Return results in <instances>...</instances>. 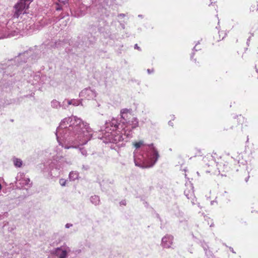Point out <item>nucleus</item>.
<instances>
[{
    "label": "nucleus",
    "instance_id": "nucleus-1",
    "mask_svg": "<svg viewBox=\"0 0 258 258\" xmlns=\"http://www.w3.org/2000/svg\"><path fill=\"white\" fill-rule=\"evenodd\" d=\"M93 133L88 123L72 115L61 121L55 135L59 145L62 147L66 149H79L81 154L86 157L87 151L83 146L91 140Z\"/></svg>",
    "mask_w": 258,
    "mask_h": 258
},
{
    "label": "nucleus",
    "instance_id": "nucleus-2",
    "mask_svg": "<svg viewBox=\"0 0 258 258\" xmlns=\"http://www.w3.org/2000/svg\"><path fill=\"white\" fill-rule=\"evenodd\" d=\"M131 114L129 110L123 109L120 111L121 124H118L116 119L112 118L106 121L101 128L102 136L101 139L105 143L117 145L121 142H127L133 137V130L139 126V120L133 117L131 120H127Z\"/></svg>",
    "mask_w": 258,
    "mask_h": 258
},
{
    "label": "nucleus",
    "instance_id": "nucleus-3",
    "mask_svg": "<svg viewBox=\"0 0 258 258\" xmlns=\"http://www.w3.org/2000/svg\"><path fill=\"white\" fill-rule=\"evenodd\" d=\"M134 162L137 166L149 168L153 166L159 158L157 149L153 144L146 145L142 140L133 143Z\"/></svg>",
    "mask_w": 258,
    "mask_h": 258
},
{
    "label": "nucleus",
    "instance_id": "nucleus-4",
    "mask_svg": "<svg viewBox=\"0 0 258 258\" xmlns=\"http://www.w3.org/2000/svg\"><path fill=\"white\" fill-rule=\"evenodd\" d=\"M49 82V78L46 76L37 72L30 76L28 82L40 89L43 85Z\"/></svg>",
    "mask_w": 258,
    "mask_h": 258
},
{
    "label": "nucleus",
    "instance_id": "nucleus-5",
    "mask_svg": "<svg viewBox=\"0 0 258 258\" xmlns=\"http://www.w3.org/2000/svg\"><path fill=\"white\" fill-rule=\"evenodd\" d=\"M31 0H20L14 7L13 17L18 18L26 13L31 3Z\"/></svg>",
    "mask_w": 258,
    "mask_h": 258
},
{
    "label": "nucleus",
    "instance_id": "nucleus-6",
    "mask_svg": "<svg viewBox=\"0 0 258 258\" xmlns=\"http://www.w3.org/2000/svg\"><path fill=\"white\" fill-rule=\"evenodd\" d=\"M97 93L94 89L88 87L82 90L79 93L80 97L83 99L93 100L96 98Z\"/></svg>",
    "mask_w": 258,
    "mask_h": 258
},
{
    "label": "nucleus",
    "instance_id": "nucleus-7",
    "mask_svg": "<svg viewBox=\"0 0 258 258\" xmlns=\"http://www.w3.org/2000/svg\"><path fill=\"white\" fill-rule=\"evenodd\" d=\"M16 183L17 185H20V187H23L25 186L31 187L32 183L30 179L25 177L24 173L19 172L16 177Z\"/></svg>",
    "mask_w": 258,
    "mask_h": 258
},
{
    "label": "nucleus",
    "instance_id": "nucleus-8",
    "mask_svg": "<svg viewBox=\"0 0 258 258\" xmlns=\"http://www.w3.org/2000/svg\"><path fill=\"white\" fill-rule=\"evenodd\" d=\"M50 253L57 258H66L68 251L64 247H57L50 251Z\"/></svg>",
    "mask_w": 258,
    "mask_h": 258
},
{
    "label": "nucleus",
    "instance_id": "nucleus-9",
    "mask_svg": "<svg viewBox=\"0 0 258 258\" xmlns=\"http://www.w3.org/2000/svg\"><path fill=\"white\" fill-rule=\"evenodd\" d=\"M173 237L172 235H166L164 236L161 241V246L165 248L171 247L173 244Z\"/></svg>",
    "mask_w": 258,
    "mask_h": 258
},
{
    "label": "nucleus",
    "instance_id": "nucleus-10",
    "mask_svg": "<svg viewBox=\"0 0 258 258\" xmlns=\"http://www.w3.org/2000/svg\"><path fill=\"white\" fill-rule=\"evenodd\" d=\"M184 195L188 200H190L192 204H195L196 198L195 196L193 186L191 184L189 185L188 188H187L184 190Z\"/></svg>",
    "mask_w": 258,
    "mask_h": 258
},
{
    "label": "nucleus",
    "instance_id": "nucleus-11",
    "mask_svg": "<svg viewBox=\"0 0 258 258\" xmlns=\"http://www.w3.org/2000/svg\"><path fill=\"white\" fill-rule=\"evenodd\" d=\"M64 44V41L58 40L57 41H51L47 45L49 48H59Z\"/></svg>",
    "mask_w": 258,
    "mask_h": 258
},
{
    "label": "nucleus",
    "instance_id": "nucleus-12",
    "mask_svg": "<svg viewBox=\"0 0 258 258\" xmlns=\"http://www.w3.org/2000/svg\"><path fill=\"white\" fill-rule=\"evenodd\" d=\"M82 100H83V99H82V98L80 99H73L71 100H67L68 105H73V106H77L80 105H83Z\"/></svg>",
    "mask_w": 258,
    "mask_h": 258
},
{
    "label": "nucleus",
    "instance_id": "nucleus-13",
    "mask_svg": "<svg viewBox=\"0 0 258 258\" xmlns=\"http://www.w3.org/2000/svg\"><path fill=\"white\" fill-rule=\"evenodd\" d=\"M90 201L93 204L98 205L100 203V198L98 196L94 195L91 197Z\"/></svg>",
    "mask_w": 258,
    "mask_h": 258
},
{
    "label": "nucleus",
    "instance_id": "nucleus-14",
    "mask_svg": "<svg viewBox=\"0 0 258 258\" xmlns=\"http://www.w3.org/2000/svg\"><path fill=\"white\" fill-rule=\"evenodd\" d=\"M79 177V173L76 171H71L69 174V178L71 180H75Z\"/></svg>",
    "mask_w": 258,
    "mask_h": 258
},
{
    "label": "nucleus",
    "instance_id": "nucleus-15",
    "mask_svg": "<svg viewBox=\"0 0 258 258\" xmlns=\"http://www.w3.org/2000/svg\"><path fill=\"white\" fill-rule=\"evenodd\" d=\"M51 106L53 108L58 109L61 107V104L58 101L53 99L51 102Z\"/></svg>",
    "mask_w": 258,
    "mask_h": 258
},
{
    "label": "nucleus",
    "instance_id": "nucleus-16",
    "mask_svg": "<svg viewBox=\"0 0 258 258\" xmlns=\"http://www.w3.org/2000/svg\"><path fill=\"white\" fill-rule=\"evenodd\" d=\"M13 162L15 166L17 167H20L22 165V161L20 159L14 158Z\"/></svg>",
    "mask_w": 258,
    "mask_h": 258
},
{
    "label": "nucleus",
    "instance_id": "nucleus-17",
    "mask_svg": "<svg viewBox=\"0 0 258 258\" xmlns=\"http://www.w3.org/2000/svg\"><path fill=\"white\" fill-rule=\"evenodd\" d=\"M219 38L218 39V40H222L224 39V37H225L226 34L224 31H219Z\"/></svg>",
    "mask_w": 258,
    "mask_h": 258
},
{
    "label": "nucleus",
    "instance_id": "nucleus-18",
    "mask_svg": "<svg viewBox=\"0 0 258 258\" xmlns=\"http://www.w3.org/2000/svg\"><path fill=\"white\" fill-rule=\"evenodd\" d=\"M67 99L64 100L63 102H62V105H61V107L64 109H66L69 105H68V103H67Z\"/></svg>",
    "mask_w": 258,
    "mask_h": 258
},
{
    "label": "nucleus",
    "instance_id": "nucleus-19",
    "mask_svg": "<svg viewBox=\"0 0 258 258\" xmlns=\"http://www.w3.org/2000/svg\"><path fill=\"white\" fill-rule=\"evenodd\" d=\"M204 250L205 251V253L207 256H212V252L210 250H209L206 247H204Z\"/></svg>",
    "mask_w": 258,
    "mask_h": 258
},
{
    "label": "nucleus",
    "instance_id": "nucleus-20",
    "mask_svg": "<svg viewBox=\"0 0 258 258\" xmlns=\"http://www.w3.org/2000/svg\"><path fill=\"white\" fill-rule=\"evenodd\" d=\"M59 183L62 186H65L66 183V180L64 179L61 178L59 180Z\"/></svg>",
    "mask_w": 258,
    "mask_h": 258
},
{
    "label": "nucleus",
    "instance_id": "nucleus-21",
    "mask_svg": "<svg viewBox=\"0 0 258 258\" xmlns=\"http://www.w3.org/2000/svg\"><path fill=\"white\" fill-rule=\"evenodd\" d=\"M89 169V166L88 165H83L82 169L84 170H88Z\"/></svg>",
    "mask_w": 258,
    "mask_h": 258
},
{
    "label": "nucleus",
    "instance_id": "nucleus-22",
    "mask_svg": "<svg viewBox=\"0 0 258 258\" xmlns=\"http://www.w3.org/2000/svg\"><path fill=\"white\" fill-rule=\"evenodd\" d=\"M56 7L55 8V9L56 11H60L62 9L61 7L58 4H56Z\"/></svg>",
    "mask_w": 258,
    "mask_h": 258
},
{
    "label": "nucleus",
    "instance_id": "nucleus-23",
    "mask_svg": "<svg viewBox=\"0 0 258 258\" xmlns=\"http://www.w3.org/2000/svg\"><path fill=\"white\" fill-rule=\"evenodd\" d=\"M154 69H148L147 70V72H148V73L149 74H152V73H154Z\"/></svg>",
    "mask_w": 258,
    "mask_h": 258
},
{
    "label": "nucleus",
    "instance_id": "nucleus-24",
    "mask_svg": "<svg viewBox=\"0 0 258 258\" xmlns=\"http://www.w3.org/2000/svg\"><path fill=\"white\" fill-rule=\"evenodd\" d=\"M134 48H135V49H137L139 50V51L141 50V48L137 44H136L135 45Z\"/></svg>",
    "mask_w": 258,
    "mask_h": 258
},
{
    "label": "nucleus",
    "instance_id": "nucleus-25",
    "mask_svg": "<svg viewBox=\"0 0 258 258\" xmlns=\"http://www.w3.org/2000/svg\"><path fill=\"white\" fill-rule=\"evenodd\" d=\"M73 226V225L72 224H70V223H67V224H66L65 225V227L66 228H70L71 227H72Z\"/></svg>",
    "mask_w": 258,
    "mask_h": 258
},
{
    "label": "nucleus",
    "instance_id": "nucleus-26",
    "mask_svg": "<svg viewBox=\"0 0 258 258\" xmlns=\"http://www.w3.org/2000/svg\"><path fill=\"white\" fill-rule=\"evenodd\" d=\"M59 3H61L62 4H65L67 2V0H57Z\"/></svg>",
    "mask_w": 258,
    "mask_h": 258
},
{
    "label": "nucleus",
    "instance_id": "nucleus-27",
    "mask_svg": "<svg viewBox=\"0 0 258 258\" xmlns=\"http://www.w3.org/2000/svg\"><path fill=\"white\" fill-rule=\"evenodd\" d=\"M168 124H169V125L172 126L173 125V122H172L171 121H169L168 122Z\"/></svg>",
    "mask_w": 258,
    "mask_h": 258
},
{
    "label": "nucleus",
    "instance_id": "nucleus-28",
    "mask_svg": "<svg viewBox=\"0 0 258 258\" xmlns=\"http://www.w3.org/2000/svg\"><path fill=\"white\" fill-rule=\"evenodd\" d=\"M239 120H242L243 121H244V118L242 116H241L240 115V116H239Z\"/></svg>",
    "mask_w": 258,
    "mask_h": 258
},
{
    "label": "nucleus",
    "instance_id": "nucleus-29",
    "mask_svg": "<svg viewBox=\"0 0 258 258\" xmlns=\"http://www.w3.org/2000/svg\"><path fill=\"white\" fill-rule=\"evenodd\" d=\"M119 17H125V15L124 14H120L118 15Z\"/></svg>",
    "mask_w": 258,
    "mask_h": 258
},
{
    "label": "nucleus",
    "instance_id": "nucleus-30",
    "mask_svg": "<svg viewBox=\"0 0 258 258\" xmlns=\"http://www.w3.org/2000/svg\"><path fill=\"white\" fill-rule=\"evenodd\" d=\"M138 17H139V18H143V15H138Z\"/></svg>",
    "mask_w": 258,
    "mask_h": 258
},
{
    "label": "nucleus",
    "instance_id": "nucleus-31",
    "mask_svg": "<svg viewBox=\"0 0 258 258\" xmlns=\"http://www.w3.org/2000/svg\"><path fill=\"white\" fill-rule=\"evenodd\" d=\"M214 202H215L214 201H211V205H213Z\"/></svg>",
    "mask_w": 258,
    "mask_h": 258
},
{
    "label": "nucleus",
    "instance_id": "nucleus-32",
    "mask_svg": "<svg viewBox=\"0 0 258 258\" xmlns=\"http://www.w3.org/2000/svg\"><path fill=\"white\" fill-rule=\"evenodd\" d=\"M53 163H52L50 165V168H53Z\"/></svg>",
    "mask_w": 258,
    "mask_h": 258
},
{
    "label": "nucleus",
    "instance_id": "nucleus-33",
    "mask_svg": "<svg viewBox=\"0 0 258 258\" xmlns=\"http://www.w3.org/2000/svg\"><path fill=\"white\" fill-rule=\"evenodd\" d=\"M193 50H194V51H197V50L196 49V46L194 48Z\"/></svg>",
    "mask_w": 258,
    "mask_h": 258
},
{
    "label": "nucleus",
    "instance_id": "nucleus-34",
    "mask_svg": "<svg viewBox=\"0 0 258 258\" xmlns=\"http://www.w3.org/2000/svg\"><path fill=\"white\" fill-rule=\"evenodd\" d=\"M250 37H249L248 39H247V43H248V42L250 41Z\"/></svg>",
    "mask_w": 258,
    "mask_h": 258
},
{
    "label": "nucleus",
    "instance_id": "nucleus-35",
    "mask_svg": "<svg viewBox=\"0 0 258 258\" xmlns=\"http://www.w3.org/2000/svg\"><path fill=\"white\" fill-rule=\"evenodd\" d=\"M248 178H249V177H248L247 178H246L245 179V181H246V182L247 181V180H248Z\"/></svg>",
    "mask_w": 258,
    "mask_h": 258
},
{
    "label": "nucleus",
    "instance_id": "nucleus-36",
    "mask_svg": "<svg viewBox=\"0 0 258 258\" xmlns=\"http://www.w3.org/2000/svg\"><path fill=\"white\" fill-rule=\"evenodd\" d=\"M193 55H194V53H193L191 54V58H192V57H193Z\"/></svg>",
    "mask_w": 258,
    "mask_h": 258
},
{
    "label": "nucleus",
    "instance_id": "nucleus-37",
    "mask_svg": "<svg viewBox=\"0 0 258 258\" xmlns=\"http://www.w3.org/2000/svg\"><path fill=\"white\" fill-rule=\"evenodd\" d=\"M231 251H232V252H233V253H235V252L234 251V250H233V249L232 248V249H231Z\"/></svg>",
    "mask_w": 258,
    "mask_h": 258
},
{
    "label": "nucleus",
    "instance_id": "nucleus-38",
    "mask_svg": "<svg viewBox=\"0 0 258 258\" xmlns=\"http://www.w3.org/2000/svg\"><path fill=\"white\" fill-rule=\"evenodd\" d=\"M1 189H2V185H1V184H0V190H1Z\"/></svg>",
    "mask_w": 258,
    "mask_h": 258
},
{
    "label": "nucleus",
    "instance_id": "nucleus-39",
    "mask_svg": "<svg viewBox=\"0 0 258 258\" xmlns=\"http://www.w3.org/2000/svg\"><path fill=\"white\" fill-rule=\"evenodd\" d=\"M111 148H112V149H115V147H111Z\"/></svg>",
    "mask_w": 258,
    "mask_h": 258
},
{
    "label": "nucleus",
    "instance_id": "nucleus-40",
    "mask_svg": "<svg viewBox=\"0 0 258 258\" xmlns=\"http://www.w3.org/2000/svg\"><path fill=\"white\" fill-rule=\"evenodd\" d=\"M215 3V2H211V4Z\"/></svg>",
    "mask_w": 258,
    "mask_h": 258
},
{
    "label": "nucleus",
    "instance_id": "nucleus-41",
    "mask_svg": "<svg viewBox=\"0 0 258 258\" xmlns=\"http://www.w3.org/2000/svg\"><path fill=\"white\" fill-rule=\"evenodd\" d=\"M212 0H210V1H211Z\"/></svg>",
    "mask_w": 258,
    "mask_h": 258
}]
</instances>
